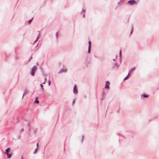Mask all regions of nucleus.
<instances>
[{
	"label": "nucleus",
	"instance_id": "nucleus-16",
	"mask_svg": "<svg viewBox=\"0 0 159 159\" xmlns=\"http://www.w3.org/2000/svg\"><path fill=\"white\" fill-rule=\"evenodd\" d=\"M38 148H37L35 149V150L34 151V154H35V153L36 152H37V149H38Z\"/></svg>",
	"mask_w": 159,
	"mask_h": 159
},
{
	"label": "nucleus",
	"instance_id": "nucleus-31",
	"mask_svg": "<svg viewBox=\"0 0 159 159\" xmlns=\"http://www.w3.org/2000/svg\"><path fill=\"white\" fill-rule=\"evenodd\" d=\"M57 34H58V33H56V36H57Z\"/></svg>",
	"mask_w": 159,
	"mask_h": 159
},
{
	"label": "nucleus",
	"instance_id": "nucleus-27",
	"mask_svg": "<svg viewBox=\"0 0 159 159\" xmlns=\"http://www.w3.org/2000/svg\"><path fill=\"white\" fill-rule=\"evenodd\" d=\"M24 94H25V93H24L23 94V96H22V99H23V97L24 96Z\"/></svg>",
	"mask_w": 159,
	"mask_h": 159
},
{
	"label": "nucleus",
	"instance_id": "nucleus-12",
	"mask_svg": "<svg viewBox=\"0 0 159 159\" xmlns=\"http://www.w3.org/2000/svg\"><path fill=\"white\" fill-rule=\"evenodd\" d=\"M35 71L32 70L31 72V75L32 76H34V75Z\"/></svg>",
	"mask_w": 159,
	"mask_h": 159
},
{
	"label": "nucleus",
	"instance_id": "nucleus-9",
	"mask_svg": "<svg viewBox=\"0 0 159 159\" xmlns=\"http://www.w3.org/2000/svg\"><path fill=\"white\" fill-rule=\"evenodd\" d=\"M10 148H9L7 149L6 150V152H6L7 153H9L10 152Z\"/></svg>",
	"mask_w": 159,
	"mask_h": 159
},
{
	"label": "nucleus",
	"instance_id": "nucleus-29",
	"mask_svg": "<svg viewBox=\"0 0 159 159\" xmlns=\"http://www.w3.org/2000/svg\"><path fill=\"white\" fill-rule=\"evenodd\" d=\"M20 136H19V137H18V139H20Z\"/></svg>",
	"mask_w": 159,
	"mask_h": 159
},
{
	"label": "nucleus",
	"instance_id": "nucleus-28",
	"mask_svg": "<svg viewBox=\"0 0 159 159\" xmlns=\"http://www.w3.org/2000/svg\"><path fill=\"white\" fill-rule=\"evenodd\" d=\"M31 130V128H30L29 129V131H30Z\"/></svg>",
	"mask_w": 159,
	"mask_h": 159
},
{
	"label": "nucleus",
	"instance_id": "nucleus-20",
	"mask_svg": "<svg viewBox=\"0 0 159 159\" xmlns=\"http://www.w3.org/2000/svg\"><path fill=\"white\" fill-rule=\"evenodd\" d=\"M120 56L121 57V50H120Z\"/></svg>",
	"mask_w": 159,
	"mask_h": 159
},
{
	"label": "nucleus",
	"instance_id": "nucleus-19",
	"mask_svg": "<svg viewBox=\"0 0 159 159\" xmlns=\"http://www.w3.org/2000/svg\"><path fill=\"white\" fill-rule=\"evenodd\" d=\"M48 85L50 86L51 84V81L50 80H48Z\"/></svg>",
	"mask_w": 159,
	"mask_h": 159
},
{
	"label": "nucleus",
	"instance_id": "nucleus-8",
	"mask_svg": "<svg viewBox=\"0 0 159 159\" xmlns=\"http://www.w3.org/2000/svg\"><path fill=\"white\" fill-rule=\"evenodd\" d=\"M37 69V67L36 66H34L32 68V71H35Z\"/></svg>",
	"mask_w": 159,
	"mask_h": 159
},
{
	"label": "nucleus",
	"instance_id": "nucleus-37",
	"mask_svg": "<svg viewBox=\"0 0 159 159\" xmlns=\"http://www.w3.org/2000/svg\"><path fill=\"white\" fill-rule=\"evenodd\" d=\"M117 56H116V59L117 58Z\"/></svg>",
	"mask_w": 159,
	"mask_h": 159
},
{
	"label": "nucleus",
	"instance_id": "nucleus-15",
	"mask_svg": "<svg viewBox=\"0 0 159 159\" xmlns=\"http://www.w3.org/2000/svg\"><path fill=\"white\" fill-rule=\"evenodd\" d=\"M129 75H127L124 79V80L125 81L128 78V76Z\"/></svg>",
	"mask_w": 159,
	"mask_h": 159
},
{
	"label": "nucleus",
	"instance_id": "nucleus-4",
	"mask_svg": "<svg viewBox=\"0 0 159 159\" xmlns=\"http://www.w3.org/2000/svg\"><path fill=\"white\" fill-rule=\"evenodd\" d=\"M110 83V82L108 81H107L106 82L105 85V88L106 89H108L109 88V85Z\"/></svg>",
	"mask_w": 159,
	"mask_h": 159
},
{
	"label": "nucleus",
	"instance_id": "nucleus-5",
	"mask_svg": "<svg viewBox=\"0 0 159 159\" xmlns=\"http://www.w3.org/2000/svg\"><path fill=\"white\" fill-rule=\"evenodd\" d=\"M91 47V42L90 41H89V46H88V52L89 53H90V51Z\"/></svg>",
	"mask_w": 159,
	"mask_h": 159
},
{
	"label": "nucleus",
	"instance_id": "nucleus-10",
	"mask_svg": "<svg viewBox=\"0 0 159 159\" xmlns=\"http://www.w3.org/2000/svg\"><path fill=\"white\" fill-rule=\"evenodd\" d=\"M149 96V95H146V94H143V97H144V98H148Z\"/></svg>",
	"mask_w": 159,
	"mask_h": 159
},
{
	"label": "nucleus",
	"instance_id": "nucleus-36",
	"mask_svg": "<svg viewBox=\"0 0 159 159\" xmlns=\"http://www.w3.org/2000/svg\"><path fill=\"white\" fill-rule=\"evenodd\" d=\"M113 61H115V59H113Z\"/></svg>",
	"mask_w": 159,
	"mask_h": 159
},
{
	"label": "nucleus",
	"instance_id": "nucleus-13",
	"mask_svg": "<svg viewBox=\"0 0 159 159\" xmlns=\"http://www.w3.org/2000/svg\"><path fill=\"white\" fill-rule=\"evenodd\" d=\"M39 103V100H37V99H36L34 102V103H36L38 104Z\"/></svg>",
	"mask_w": 159,
	"mask_h": 159
},
{
	"label": "nucleus",
	"instance_id": "nucleus-26",
	"mask_svg": "<svg viewBox=\"0 0 159 159\" xmlns=\"http://www.w3.org/2000/svg\"><path fill=\"white\" fill-rule=\"evenodd\" d=\"M85 11H86L85 10H83V11L84 12V13L85 12Z\"/></svg>",
	"mask_w": 159,
	"mask_h": 159
},
{
	"label": "nucleus",
	"instance_id": "nucleus-17",
	"mask_svg": "<svg viewBox=\"0 0 159 159\" xmlns=\"http://www.w3.org/2000/svg\"><path fill=\"white\" fill-rule=\"evenodd\" d=\"M133 28L132 27L131 29V32H130V34H131L132 33H133Z\"/></svg>",
	"mask_w": 159,
	"mask_h": 159
},
{
	"label": "nucleus",
	"instance_id": "nucleus-24",
	"mask_svg": "<svg viewBox=\"0 0 159 159\" xmlns=\"http://www.w3.org/2000/svg\"><path fill=\"white\" fill-rule=\"evenodd\" d=\"M37 130V129H36L34 132V133H36Z\"/></svg>",
	"mask_w": 159,
	"mask_h": 159
},
{
	"label": "nucleus",
	"instance_id": "nucleus-2",
	"mask_svg": "<svg viewBox=\"0 0 159 159\" xmlns=\"http://www.w3.org/2000/svg\"><path fill=\"white\" fill-rule=\"evenodd\" d=\"M135 1L134 0H130L127 3L128 4H130L131 5H133L135 3Z\"/></svg>",
	"mask_w": 159,
	"mask_h": 159
},
{
	"label": "nucleus",
	"instance_id": "nucleus-25",
	"mask_svg": "<svg viewBox=\"0 0 159 159\" xmlns=\"http://www.w3.org/2000/svg\"><path fill=\"white\" fill-rule=\"evenodd\" d=\"M75 100H74V101H73V102H72V104H73V105H74V104H75Z\"/></svg>",
	"mask_w": 159,
	"mask_h": 159
},
{
	"label": "nucleus",
	"instance_id": "nucleus-30",
	"mask_svg": "<svg viewBox=\"0 0 159 159\" xmlns=\"http://www.w3.org/2000/svg\"><path fill=\"white\" fill-rule=\"evenodd\" d=\"M117 65V64H114V65H115V66H116Z\"/></svg>",
	"mask_w": 159,
	"mask_h": 159
},
{
	"label": "nucleus",
	"instance_id": "nucleus-14",
	"mask_svg": "<svg viewBox=\"0 0 159 159\" xmlns=\"http://www.w3.org/2000/svg\"><path fill=\"white\" fill-rule=\"evenodd\" d=\"M47 81V78L45 77L44 78V82L43 83V84H45L46 82Z\"/></svg>",
	"mask_w": 159,
	"mask_h": 159
},
{
	"label": "nucleus",
	"instance_id": "nucleus-34",
	"mask_svg": "<svg viewBox=\"0 0 159 159\" xmlns=\"http://www.w3.org/2000/svg\"><path fill=\"white\" fill-rule=\"evenodd\" d=\"M119 110H118V111H117V112H118V113H119Z\"/></svg>",
	"mask_w": 159,
	"mask_h": 159
},
{
	"label": "nucleus",
	"instance_id": "nucleus-1",
	"mask_svg": "<svg viewBox=\"0 0 159 159\" xmlns=\"http://www.w3.org/2000/svg\"><path fill=\"white\" fill-rule=\"evenodd\" d=\"M67 71V70L65 68H62L58 72V74H59L61 73H62L63 72H66Z\"/></svg>",
	"mask_w": 159,
	"mask_h": 159
},
{
	"label": "nucleus",
	"instance_id": "nucleus-3",
	"mask_svg": "<svg viewBox=\"0 0 159 159\" xmlns=\"http://www.w3.org/2000/svg\"><path fill=\"white\" fill-rule=\"evenodd\" d=\"M76 89H77L76 86L75 84L74 86V88H73V93L74 94H76L77 93V91L76 90Z\"/></svg>",
	"mask_w": 159,
	"mask_h": 159
},
{
	"label": "nucleus",
	"instance_id": "nucleus-21",
	"mask_svg": "<svg viewBox=\"0 0 159 159\" xmlns=\"http://www.w3.org/2000/svg\"><path fill=\"white\" fill-rule=\"evenodd\" d=\"M81 14H83V17H84V18L85 17V14L84 13H83L82 12H81Z\"/></svg>",
	"mask_w": 159,
	"mask_h": 159
},
{
	"label": "nucleus",
	"instance_id": "nucleus-35",
	"mask_svg": "<svg viewBox=\"0 0 159 159\" xmlns=\"http://www.w3.org/2000/svg\"><path fill=\"white\" fill-rule=\"evenodd\" d=\"M83 137H82V139L83 140Z\"/></svg>",
	"mask_w": 159,
	"mask_h": 159
},
{
	"label": "nucleus",
	"instance_id": "nucleus-22",
	"mask_svg": "<svg viewBox=\"0 0 159 159\" xmlns=\"http://www.w3.org/2000/svg\"><path fill=\"white\" fill-rule=\"evenodd\" d=\"M43 85L42 84H40V86H41V87L42 88V89H43Z\"/></svg>",
	"mask_w": 159,
	"mask_h": 159
},
{
	"label": "nucleus",
	"instance_id": "nucleus-6",
	"mask_svg": "<svg viewBox=\"0 0 159 159\" xmlns=\"http://www.w3.org/2000/svg\"><path fill=\"white\" fill-rule=\"evenodd\" d=\"M135 69V67H133L131 69H130L128 73V75H129L131 73V72L132 71H134Z\"/></svg>",
	"mask_w": 159,
	"mask_h": 159
},
{
	"label": "nucleus",
	"instance_id": "nucleus-33",
	"mask_svg": "<svg viewBox=\"0 0 159 159\" xmlns=\"http://www.w3.org/2000/svg\"><path fill=\"white\" fill-rule=\"evenodd\" d=\"M21 159H23V156H21Z\"/></svg>",
	"mask_w": 159,
	"mask_h": 159
},
{
	"label": "nucleus",
	"instance_id": "nucleus-23",
	"mask_svg": "<svg viewBox=\"0 0 159 159\" xmlns=\"http://www.w3.org/2000/svg\"><path fill=\"white\" fill-rule=\"evenodd\" d=\"M38 36L37 37L36 40L34 42V43L37 41V39H38Z\"/></svg>",
	"mask_w": 159,
	"mask_h": 159
},
{
	"label": "nucleus",
	"instance_id": "nucleus-32",
	"mask_svg": "<svg viewBox=\"0 0 159 159\" xmlns=\"http://www.w3.org/2000/svg\"><path fill=\"white\" fill-rule=\"evenodd\" d=\"M37 148H38V143H37Z\"/></svg>",
	"mask_w": 159,
	"mask_h": 159
},
{
	"label": "nucleus",
	"instance_id": "nucleus-11",
	"mask_svg": "<svg viewBox=\"0 0 159 159\" xmlns=\"http://www.w3.org/2000/svg\"><path fill=\"white\" fill-rule=\"evenodd\" d=\"M33 17L31 20H29L28 22V23L29 24H30V23H31L32 20H33Z\"/></svg>",
	"mask_w": 159,
	"mask_h": 159
},
{
	"label": "nucleus",
	"instance_id": "nucleus-7",
	"mask_svg": "<svg viewBox=\"0 0 159 159\" xmlns=\"http://www.w3.org/2000/svg\"><path fill=\"white\" fill-rule=\"evenodd\" d=\"M4 153L7 155V157L9 158H10L12 156L11 153L10 154L7 153L6 152H4Z\"/></svg>",
	"mask_w": 159,
	"mask_h": 159
},
{
	"label": "nucleus",
	"instance_id": "nucleus-18",
	"mask_svg": "<svg viewBox=\"0 0 159 159\" xmlns=\"http://www.w3.org/2000/svg\"><path fill=\"white\" fill-rule=\"evenodd\" d=\"M24 131V129L23 128H22L20 130V133H21L22 132Z\"/></svg>",
	"mask_w": 159,
	"mask_h": 159
}]
</instances>
